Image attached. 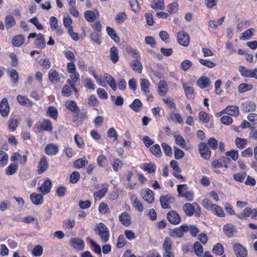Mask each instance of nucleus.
I'll return each mask as SVG.
<instances>
[{
    "instance_id": "obj_8",
    "label": "nucleus",
    "mask_w": 257,
    "mask_h": 257,
    "mask_svg": "<svg viewBox=\"0 0 257 257\" xmlns=\"http://www.w3.org/2000/svg\"><path fill=\"white\" fill-rule=\"evenodd\" d=\"M10 106L7 98H4L0 103V113L3 117H7L10 113Z\"/></svg>"
},
{
    "instance_id": "obj_18",
    "label": "nucleus",
    "mask_w": 257,
    "mask_h": 257,
    "mask_svg": "<svg viewBox=\"0 0 257 257\" xmlns=\"http://www.w3.org/2000/svg\"><path fill=\"white\" fill-rule=\"evenodd\" d=\"M174 200V197L171 195H167L160 197V203L164 209L170 208L169 204Z\"/></svg>"
},
{
    "instance_id": "obj_23",
    "label": "nucleus",
    "mask_w": 257,
    "mask_h": 257,
    "mask_svg": "<svg viewBox=\"0 0 257 257\" xmlns=\"http://www.w3.org/2000/svg\"><path fill=\"white\" fill-rule=\"evenodd\" d=\"M140 85L142 91L146 95L149 93L150 82L149 81L145 78L140 79Z\"/></svg>"
},
{
    "instance_id": "obj_38",
    "label": "nucleus",
    "mask_w": 257,
    "mask_h": 257,
    "mask_svg": "<svg viewBox=\"0 0 257 257\" xmlns=\"http://www.w3.org/2000/svg\"><path fill=\"white\" fill-rule=\"evenodd\" d=\"M210 211L219 217H223L225 216V213L223 209L217 205L215 204L214 206H213V208Z\"/></svg>"
},
{
    "instance_id": "obj_51",
    "label": "nucleus",
    "mask_w": 257,
    "mask_h": 257,
    "mask_svg": "<svg viewBox=\"0 0 257 257\" xmlns=\"http://www.w3.org/2000/svg\"><path fill=\"white\" fill-rule=\"evenodd\" d=\"M19 124V121L16 118H11L9 121V129L11 132H14Z\"/></svg>"
},
{
    "instance_id": "obj_14",
    "label": "nucleus",
    "mask_w": 257,
    "mask_h": 257,
    "mask_svg": "<svg viewBox=\"0 0 257 257\" xmlns=\"http://www.w3.org/2000/svg\"><path fill=\"white\" fill-rule=\"evenodd\" d=\"M52 182L49 179H48L38 188V191L41 192L42 194L44 195L50 192Z\"/></svg>"
},
{
    "instance_id": "obj_50",
    "label": "nucleus",
    "mask_w": 257,
    "mask_h": 257,
    "mask_svg": "<svg viewBox=\"0 0 257 257\" xmlns=\"http://www.w3.org/2000/svg\"><path fill=\"white\" fill-rule=\"evenodd\" d=\"M8 156L7 154L0 150V166L4 167L7 164Z\"/></svg>"
},
{
    "instance_id": "obj_47",
    "label": "nucleus",
    "mask_w": 257,
    "mask_h": 257,
    "mask_svg": "<svg viewBox=\"0 0 257 257\" xmlns=\"http://www.w3.org/2000/svg\"><path fill=\"white\" fill-rule=\"evenodd\" d=\"M194 249L195 254L198 256H202L203 254V247L198 242H196L194 244Z\"/></svg>"
},
{
    "instance_id": "obj_7",
    "label": "nucleus",
    "mask_w": 257,
    "mask_h": 257,
    "mask_svg": "<svg viewBox=\"0 0 257 257\" xmlns=\"http://www.w3.org/2000/svg\"><path fill=\"white\" fill-rule=\"evenodd\" d=\"M177 40L180 45L184 47H187L188 46L190 42L189 35L187 32L184 31H180L177 34Z\"/></svg>"
},
{
    "instance_id": "obj_29",
    "label": "nucleus",
    "mask_w": 257,
    "mask_h": 257,
    "mask_svg": "<svg viewBox=\"0 0 257 257\" xmlns=\"http://www.w3.org/2000/svg\"><path fill=\"white\" fill-rule=\"evenodd\" d=\"M150 6L154 10H163L165 8L164 0H153Z\"/></svg>"
},
{
    "instance_id": "obj_16",
    "label": "nucleus",
    "mask_w": 257,
    "mask_h": 257,
    "mask_svg": "<svg viewBox=\"0 0 257 257\" xmlns=\"http://www.w3.org/2000/svg\"><path fill=\"white\" fill-rule=\"evenodd\" d=\"M101 188L98 191L94 193V197L95 200H100L106 194L108 189V184L107 183L103 184L101 185Z\"/></svg>"
},
{
    "instance_id": "obj_56",
    "label": "nucleus",
    "mask_w": 257,
    "mask_h": 257,
    "mask_svg": "<svg viewBox=\"0 0 257 257\" xmlns=\"http://www.w3.org/2000/svg\"><path fill=\"white\" fill-rule=\"evenodd\" d=\"M174 137L175 138V143L177 145H178V146H180L183 148L186 147V142L184 139L181 135H175Z\"/></svg>"
},
{
    "instance_id": "obj_12",
    "label": "nucleus",
    "mask_w": 257,
    "mask_h": 257,
    "mask_svg": "<svg viewBox=\"0 0 257 257\" xmlns=\"http://www.w3.org/2000/svg\"><path fill=\"white\" fill-rule=\"evenodd\" d=\"M167 218L169 221L173 224H178L181 221L179 215L175 211H170L168 213Z\"/></svg>"
},
{
    "instance_id": "obj_45",
    "label": "nucleus",
    "mask_w": 257,
    "mask_h": 257,
    "mask_svg": "<svg viewBox=\"0 0 257 257\" xmlns=\"http://www.w3.org/2000/svg\"><path fill=\"white\" fill-rule=\"evenodd\" d=\"M143 104L139 99H135L134 101L130 104V107L131 109L136 112L140 111L142 107Z\"/></svg>"
},
{
    "instance_id": "obj_13",
    "label": "nucleus",
    "mask_w": 257,
    "mask_h": 257,
    "mask_svg": "<svg viewBox=\"0 0 257 257\" xmlns=\"http://www.w3.org/2000/svg\"><path fill=\"white\" fill-rule=\"evenodd\" d=\"M70 244L74 248L81 250L84 249L85 243L84 241L79 238H72L70 240Z\"/></svg>"
},
{
    "instance_id": "obj_30",
    "label": "nucleus",
    "mask_w": 257,
    "mask_h": 257,
    "mask_svg": "<svg viewBox=\"0 0 257 257\" xmlns=\"http://www.w3.org/2000/svg\"><path fill=\"white\" fill-rule=\"evenodd\" d=\"M75 221L74 219L68 218L63 220L62 223V227L67 230L71 229L75 226Z\"/></svg>"
},
{
    "instance_id": "obj_53",
    "label": "nucleus",
    "mask_w": 257,
    "mask_h": 257,
    "mask_svg": "<svg viewBox=\"0 0 257 257\" xmlns=\"http://www.w3.org/2000/svg\"><path fill=\"white\" fill-rule=\"evenodd\" d=\"M213 252L217 255H222L224 252V248L220 243H217L213 247Z\"/></svg>"
},
{
    "instance_id": "obj_25",
    "label": "nucleus",
    "mask_w": 257,
    "mask_h": 257,
    "mask_svg": "<svg viewBox=\"0 0 257 257\" xmlns=\"http://www.w3.org/2000/svg\"><path fill=\"white\" fill-rule=\"evenodd\" d=\"M224 111L229 115L232 116H237L239 114V109L237 106L230 105L228 106L224 109Z\"/></svg>"
},
{
    "instance_id": "obj_27",
    "label": "nucleus",
    "mask_w": 257,
    "mask_h": 257,
    "mask_svg": "<svg viewBox=\"0 0 257 257\" xmlns=\"http://www.w3.org/2000/svg\"><path fill=\"white\" fill-rule=\"evenodd\" d=\"M49 79L50 81L54 83H57L60 81L59 73L54 69H50L49 71Z\"/></svg>"
},
{
    "instance_id": "obj_58",
    "label": "nucleus",
    "mask_w": 257,
    "mask_h": 257,
    "mask_svg": "<svg viewBox=\"0 0 257 257\" xmlns=\"http://www.w3.org/2000/svg\"><path fill=\"white\" fill-rule=\"evenodd\" d=\"M122 162L117 158L115 159L114 160L112 164L113 170L115 172L118 171L122 168Z\"/></svg>"
},
{
    "instance_id": "obj_62",
    "label": "nucleus",
    "mask_w": 257,
    "mask_h": 257,
    "mask_svg": "<svg viewBox=\"0 0 257 257\" xmlns=\"http://www.w3.org/2000/svg\"><path fill=\"white\" fill-rule=\"evenodd\" d=\"M246 176L245 172L235 173L233 175V179L237 182H243Z\"/></svg>"
},
{
    "instance_id": "obj_54",
    "label": "nucleus",
    "mask_w": 257,
    "mask_h": 257,
    "mask_svg": "<svg viewBox=\"0 0 257 257\" xmlns=\"http://www.w3.org/2000/svg\"><path fill=\"white\" fill-rule=\"evenodd\" d=\"M127 18L126 14L124 12L118 13L115 17V21L118 24H122Z\"/></svg>"
},
{
    "instance_id": "obj_55",
    "label": "nucleus",
    "mask_w": 257,
    "mask_h": 257,
    "mask_svg": "<svg viewBox=\"0 0 257 257\" xmlns=\"http://www.w3.org/2000/svg\"><path fill=\"white\" fill-rule=\"evenodd\" d=\"M47 112L49 115L54 119L56 120L57 118L58 110L55 107L53 106H49Z\"/></svg>"
},
{
    "instance_id": "obj_24",
    "label": "nucleus",
    "mask_w": 257,
    "mask_h": 257,
    "mask_svg": "<svg viewBox=\"0 0 257 257\" xmlns=\"http://www.w3.org/2000/svg\"><path fill=\"white\" fill-rule=\"evenodd\" d=\"M229 159L223 158V160H215L211 163L212 166L214 168H219L221 167L227 168Z\"/></svg>"
},
{
    "instance_id": "obj_36",
    "label": "nucleus",
    "mask_w": 257,
    "mask_h": 257,
    "mask_svg": "<svg viewBox=\"0 0 257 257\" xmlns=\"http://www.w3.org/2000/svg\"><path fill=\"white\" fill-rule=\"evenodd\" d=\"M223 229L227 236L231 237L235 230V227L232 224L228 223L223 226Z\"/></svg>"
},
{
    "instance_id": "obj_2",
    "label": "nucleus",
    "mask_w": 257,
    "mask_h": 257,
    "mask_svg": "<svg viewBox=\"0 0 257 257\" xmlns=\"http://www.w3.org/2000/svg\"><path fill=\"white\" fill-rule=\"evenodd\" d=\"M183 210L188 216H192L194 213H195L196 216H199L200 215V208L196 202L192 204L186 203L184 204Z\"/></svg>"
},
{
    "instance_id": "obj_11",
    "label": "nucleus",
    "mask_w": 257,
    "mask_h": 257,
    "mask_svg": "<svg viewBox=\"0 0 257 257\" xmlns=\"http://www.w3.org/2000/svg\"><path fill=\"white\" fill-rule=\"evenodd\" d=\"M37 128L39 132L43 131L51 132L52 124L50 120L45 119L38 125Z\"/></svg>"
},
{
    "instance_id": "obj_34",
    "label": "nucleus",
    "mask_w": 257,
    "mask_h": 257,
    "mask_svg": "<svg viewBox=\"0 0 257 257\" xmlns=\"http://www.w3.org/2000/svg\"><path fill=\"white\" fill-rule=\"evenodd\" d=\"M183 87L187 97L189 99H193L194 98V89L193 87L185 83L183 84Z\"/></svg>"
},
{
    "instance_id": "obj_40",
    "label": "nucleus",
    "mask_w": 257,
    "mask_h": 257,
    "mask_svg": "<svg viewBox=\"0 0 257 257\" xmlns=\"http://www.w3.org/2000/svg\"><path fill=\"white\" fill-rule=\"evenodd\" d=\"M65 106L68 109L73 112H77L79 109L74 100H69L67 101L65 103Z\"/></svg>"
},
{
    "instance_id": "obj_41",
    "label": "nucleus",
    "mask_w": 257,
    "mask_h": 257,
    "mask_svg": "<svg viewBox=\"0 0 257 257\" xmlns=\"http://www.w3.org/2000/svg\"><path fill=\"white\" fill-rule=\"evenodd\" d=\"M131 66L134 71L138 73H141L142 70V66L141 63L139 60L137 59V58L131 62Z\"/></svg>"
},
{
    "instance_id": "obj_3",
    "label": "nucleus",
    "mask_w": 257,
    "mask_h": 257,
    "mask_svg": "<svg viewBox=\"0 0 257 257\" xmlns=\"http://www.w3.org/2000/svg\"><path fill=\"white\" fill-rule=\"evenodd\" d=\"M35 38L34 44L37 48L43 49L45 47L46 42L44 36L39 33L37 34L35 33H30L28 36V39Z\"/></svg>"
},
{
    "instance_id": "obj_9",
    "label": "nucleus",
    "mask_w": 257,
    "mask_h": 257,
    "mask_svg": "<svg viewBox=\"0 0 257 257\" xmlns=\"http://www.w3.org/2000/svg\"><path fill=\"white\" fill-rule=\"evenodd\" d=\"M199 151L201 156L206 160H208L211 157V152L204 143H201L198 146Z\"/></svg>"
},
{
    "instance_id": "obj_64",
    "label": "nucleus",
    "mask_w": 257,
    "mask_h": 257,
    "mask_svg": "<svg viewBox=\"0 0 257 257\" xmlns=\"http://www.w3.org/2000/svg\"><path fill=\"white\" fill-rule=\"evenodd\" d=\"M250 69H248L244 66H239L238 71L242 76L244 77H249L250 74Z\"/></svg>"
},
{
    "instance_id": "obj_17",
    "label": "nucleus",
    "mask_w": 257,
    "mask_h": 257,
    "mask_svg": "<svg viewBox=\"0 0 257 257\" xmlns=\"http://www.w3.org/2000/svg\"><path fill=\"white\" fill-rule=\"evenodd\" d=\"M59 152L58 146L54 144H49L46 145L45 152L48 156H55Z\"/></svg>"
},
{
    "instance_id": "obj_39",
    "label": "nucleus",
    "mask_w": 257,
    "mask_h": 257,
    "mask_svg": "<svg viewBox=\"0 0 257 257\" xmlns=\"http://www.w3.org/2000/svg\"><path fill=\"white\" fill-rule=\"evenodd\" d=\"M106 30L107 34L111 37V39H112L114 40V42L116 43L119 42V37L117 36V35L115 33V31L113 29L109 27H107L106 28Z\"/></svg>"
},
{
    "instance_id": "obj_35",
    "label": "nucleus",
    "mask_w": 257,
    "mask_h": 257,
    "mask_svg": "<svg viewBox=\"0 0 257 257\" xmlns=\"http://www.w3.org/2000/svg\"><path fill=\"white\" fill-rule=\"evenodd\" d=\"M253 212L252 210L249 207L245 208L240 213L236 214L237 217L241 219L248 217Z\"/></svg>"
},
{
    "instance_id": "obj_49",
    "label": "nucleus",
    "mask_w": 257,
    "mask_h": 257,
    "mask_svg": "<svg viewBox=\"0 0 257 257\" xmlns=\"http://www.w3.org/2000/svg\"><path fill=\"white\" fill-rule=\"evenodd\" d=\"M72 20L69 16H65L63 18V24L68 31L73 29Z\"/></svg>"
},
{
    "instance_id": "obj_20",
    "label": "nucleus",
    "mask_w": 257,
    "mask_h": 257,
    "mask_svg": "<svg viewBox=\"0 0 257 257\" xmlns=\"http://www.w3.org/2000/svg\"><path fill=\"white\" fill-rule=\"evenodd\" d=\"M5 23L6 29L8 30L16 25V20L12 15H8L5 17Z\"/></svg>"
},
{
    "instance_id": "obj_4",
    "label": "nucleus",
    "mask_w": 257,
    "mask_h": 257,
    "mask_svg": "<svg viewBox=\"0 0 257 257\" xmlns=\"http://www.w3.org/2000/svg\"><path fill=\"white\" fill-rule=\"evenodd\" d=\"M128 196L133 207L138 211L142 212L144 210V206L141 201L138 198L137 195L132 192L128 193Z\"/></svg>"
},
{
    "instance_id": "obj_10",
    "label": "nucleus",
    "mask_w": 257,
    "mask_h": 257,
    "mask_svg": "<svg viewBox=\"0 0 257 257\" xmlns=\"http://www.w3.org/2000/svg\"><path fill=\"white\" fill-rule=\"evenodd\" d=\"M140 194L143 198L148 203H152L154 200L153 192L149 189H144L141 190Z\"/></svg>"
},
{
    "instance_id": "obj_43",
    "label": "nucleus",
    "mask_w": 257,
    "mask_h": 257,
    "mask_svg": "<svg viewBox=\"0 0 257 257\" xmlns=\"http://www.w3.org/2000/svg\"><path fill=\"white\" fill-rule=\"evenodd\" d=\"M151 153L157 157H161L162 156V151L161 148L158 144H155L151 146L150 148Z\"/></svg>"
},
{
    "instance_id": "obj_33",
    "label": "nucleus",
    "mask_w": 257,
    "mask_h": 257,
    "mask_svg": "<svg viewBox=\"0 0 257 257\" xmlns=\"http://www.w3.org/2000/svg\"><path fill=\"white\" fill-rule=\"evenodd\" d=\"M242 109L245 112L253 111L256 109V105L253 102L247 101L242 104Z\"/></svg>"
},
{
    "instance_id": "obj_52",
    "label": "nucleus",
    "mask_w": 257,
    "mask_h": 257,
    "mask_svg": "<svg viewBox=\"0 0 257 257\" xmlns=\"http://www.w3.org/2000/svg\"><path fill=\"white\" fill-rule=\"evenodd\" d=\"M74 141L77 146L80 149H83L85 147V144L84 143L82 137H81L79 134H76L74 137Z\"/></svg>"
},
{
    "instance_id": "obj_6",
    "label": "nucleus",
    "mask_w": 257,
    "mask_h": 257,
    "mask_svg": "<svg viewBox=\"0 0 257 257\" xmlns=\"http://www.w3.org/2000/svg\"><path fill=\"white\" fill-rule=\"evenodd\" d=\"M164 252L163 257H175L174 253L172 251V244L169 238H166L163 245Z\"/></svg>"
},
{
    "instance_id": "obj_46",
    "label": "nucleus",
    "mask_w": 257,
    "mask_h": 257,
    "mask_svg": "<svg viewBox=\"0 0 257 257\" xmlns=\"http://www.w3.org/2000/svg\"><path fill=\"white\" fill-rule=\"evenodd\" d=\"M88 163V160L85 158H82L76 160L74 162V167L80 169Z\"/></svg>"
},
{
    "instance_id": "obj_5",
    "label": "nucleus",
    "mask_w": 257,
    "mask_h": 257,
    "mask_svg": "<svg viewBox=\"0 0 257 257\" xmlns=\"http://www.w3.org/2000/svg\"><path fill=\"white\" fill-rule=\"evenodd\" d=\"M66 82L67 84H65L62 88V94L63 96L65 97L70 96L73 90L77 92V90L75 87V84H73L69 79H68Z\"/></svg>"
},
{
    "instance_id": "obj_60",
    "label": "nucleus",
    "mask_w": 257,
    "mask_h": 257,
    "mask_svg": "<svg viewBox=\"0 0 257 257\" xmlns=\"http://www.w3.org/2000/svg\"><path fill=\"white\" fill-rule=\"evenodd\" d=\"M252 88V85L251 84H248L247 83H241L239 85L238 87V91L240 93H243L244 92L249 91Z\"/></svg>"
},
{
    "instance_id": "obj_48",
    "label": "nucleus",
    "mask_w": 257,
    "mask_h": 257,
    "mask_svg": "<svg viewBox=\"0 0 257 257\" xmlns=\"http://www.w3.org/2000/svg\"><path fill=\"white\" fill-rule=\"evenodd\" d=\"M84 17L89 22H92L96 19V13L92 11H87L84 13Z\"/></svg>"
},
{
    "instance_id": "obj_1",
    "label": "nucleus",
    "mask_w": 257,
    "mask_h": 257,
    "mask_svg": "<svg viewBox=\"0 0 257 257\" xmlns=\"http://www.w3.org/2000/svg\"><path fill=\"white\" fill-rule=\"evenodd\" d=\"M94 230L102 243H106L108 241L110 237V233L108 228L104 224L101 222L96 224L94 227Z\"/></svg>"
},
{
    "instance_id": "obj_15",
    "label": "nucleus",
    "mask_w": 257,
    "mask_h": 257,
    "mask_svg": "<svg viewBox=\"0 0 257 257\" xmlns=\"http://www.w3.org/2000/svg\"><path fill=\"white\" fill-rule=\"evenodd\" d=\"M233 249L236 257H247V251L241 244H235Z\"/></svg>"
},
{
    "instance_id": "obj_63",
    "label": "nucleus",
    "mask_w": 257,
    "mask_h": 257,
    "mask_svg": "<svg viewBox=\"0 0 257 257\" xmlns=\"http://www.w3.org/2000/svg\"><path fill=\"white\" fill-rule=\"evenodd\" d=\"M235 144L238 148L242 149L245 148L246 145L247 140L245 139L237 138L235 140Z\"/></svg>"
},
{
    "instance_id": "obj_44",
    "label": "nucleus",
    "mask_w": 257,
    "mask_h": 257,
    "mask_svg": "<svg viewBox=\"0 0 257 257\" xmlns=\"http://www.w3.org/2000/svg\"><path fill=\"white\" fill-rule=\"evenodd\" d=\"M13 44L15 46L20 47L24 43V38L23 35H18L15 36L12 40Z\"/></svg>"
},
{
    "instance_id": "obj_26",
    "label": "nucleus",
    "mask_w": 257,
    "mask_h": 257,
    "mask_svg": "<svg viewBox=\"0 0 257 257\" xmlns=\"http://www.w3.org/2000/svg\"><path fill=\"white\" fill-rule=\"evenodd\" d=\"M197 85L203 89L207 87L210 84V79L206 76H202L197 81Z\"/></svg>"
},
{
    "instance_id": "obj_61",
    "label": "nucleus",
    "mask_w": 257,
    "mask_h": 257,
    "mask_svg": "<svg viewBox=\"0 0 257 257\" xmlns=\"http://www.w3.org/2000/svg\"><path fill=\"white\" fill-rule=\"evenodd\" d=\"M18 169V166L17 164H11L8 167L6 173L8 175H12L17 172Z\"/></svg>"
},
{
    "instance_id": "obj_19",
    "label": "nucleus",
    "mask_w": 257,
    "mask_h": 257,
    "mask_svg": "<svg viewBox=\"0 0 257 257\" xmlns=\"http://www.w3.org/2000/svg\"><path fill=\"white\" fill-rule=\"evenodd\" d=\"M118 219L125 226H128L131 224V216L126 212L121 213L118 216Z\"/></svg>"
},
{
    "instance_id": "obj_31",
    "label": "nucleus",
    "mask_w": 257,
    "mask_h": 257,
    "mask_svg": "<svg viewBox=\"0 0 257 257\" xmlns=\"http://www.w3.org/2000/svg\"><path fill=\"white\" fill-rule=\"evenodd\" d=\"M110 59L113 63H116L119 60L118 51L116 47L113 46L110 50Z\"/></svg>"
},
{
    "instance_id": "obj_59",
    "label": "nucleus",
    "mask_w": 257,
    "mask_h": 257,
    "mask_svg": "<svg viewBox=\"0 0 257 257\" xmlns=\"http://www.w3.org/2000/svg\"><path fill=\"white\" fill-rule=\"evenodd\" d=\"M179 5L177 2H173L168 5V11L170 14H175L178 11Z\"/></svg>"
},
{
    "instance_id": "obj_37",
    "label": "nucleus",
    "mask_w": 257,
    "mask_h": 257,
    "mask_svg": "<svg viewBox=\"0 0 257 257\" xmlns=\"http://www.w3.org/2000/svg\"><path fill=\"white\" fill-rule=\"evenodd\" d=\"M189 227L186 225H182L179 228H177L173 230L174 234L178 237L183 236L184 232L188 230Z\"/></svg>"
},
{
    "instance_id": "obj_32",
    "label": "nucleus",
    "mask_w": 257,
    "mask_h": 257,
    "mask_svg": "<svg viewBox=\"0 0 257 257\" xmlns=\"http://www.w3.org/2000/svg\"><path fill=\"white\" fill-rule=\"evenodd\" d=\"M104 78L113 90L115 91L116 90L117 86L115 80L110 75L107 73L104 74Z\"/></svg>"
},
{
    "instance_id": "obj_28",
    "label": "nucleus",
    "mask_w": 257,
    "mask_h": 257,
    "mask_svg": "<svg viewBox=\"0 0 257 257\" xmlns=\"http://www.w3.org/2000/svg\"><path fill=\"white\" fill-rule=\"evenodd\" d=\"M48 168V162L46 157H43L38 164V171L39 174L44 173Z\"/></svg>"
},
{
    "instance_id": "obj_22",
    "label": "nucleus",
    "mask_w": 257,
    "mask_h": 257,
    "mask_svg": "<svg viewBox=\"0 0 257 257\" xmlns=\"http://www.w3.org/2000/svg\"><path fill=\"white\" fill-rule=\"evenodd\" d=\"M30 199L32 203L36 205H41L43 202L42 195L36 193H33L30 195Z\"/></svg>"
},
{
    "instance_id": "obj_42",
    "label": "nucleus",
    "mask_w": 257,
    "mask_h": 257,
    "mask_svg": "<svg viewBox=\"0 0 257 257\" xmlns=\"http://www.w3.org/2000/svg\"><path fill=\"white\" fill-rule=\"evenodd\" d=\"M168 119L169 120H174L176 119V121L179 123H181L183 122V119L179 113L174 112L173 111L171 112L168 116Z\"/></svg>"
},
{
    "instance_id": "obj_21",
    "label": "nucleus",
    "mask_w": 257,
    "mask_h": 257,
    "mask_svg": "<svg viewBox=\"0 0 257 257\" xmlns=\"http://www.w3.org/2000/svg\"><path fill=\"white\" fill-rule=\"evenodd\" d=\"M158 90L160 95L165 96L166 95L168 91V84L165 80H161L159 81Z\"/></svg>"
},
{
    "instance_id": "obj_57",
    "label": "nucleus",
    "mask_w": 257,
    "mask_h": 257,
    "mask_svg": "<svg viewBox=\"0 0 257 257\" xmlns=\"http://www.w3.org/2000/svg\"><path fill=\"white\" fill-rule=\"evenodd\" d=\"M90 243L91 244V247L93 251L97 254H101V249L99 245H98L93 240L91 239L90 240Z\"/></svg>"
}]
</instances>
